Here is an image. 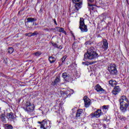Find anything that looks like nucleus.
I'll list each match as a JSON object with an SVG mask.
<instances>
[{
  "label": "nucleus",
  "mask_w": 129,
  "mask_h": 129,
  "mask_svg": "<svg viewBox=\"0 0 129 129\" xmlns=\"http://www.w3.org/2000/svg\"><path fill=\"white\" fill-rule=\"evenodd\" d=\"M98 57V54L95 52V48L93 47H91L87 50V53L84 54L85 59H89L92 60V59H95Z\"/></svg>",
  "instance_id": "1"
},
{
  "label": "nucleus",
  "mask_w": 129,
  "mask_h": 129,
  "mask_svg": "<svg viewBox=\"0 0 129 129\" xmlns=\"http://www.w3.org/2000/svg\"><path fill=\"white\" fill-rule=\"evenodd\" d=\"M119 101L120 105V110L122 112H125L127 110V107H128V100L125 96H122L120 98Z\"/></svg>",
  "instance_id": "2"
},
{
  "label": "nucleus",
  "mask_w": 129,
  "mask_h": 129,
  "mask_svg": "<svg viewBox=\"0 0 129 129\" xmlns=\"http://www.w3.org/2000/svg\"><path fill=\"white\" fill-rule=\"evenodd\" d=\"M102 110L104 112H102L100 109H98L94 113H92L91 114L92 117H96L97 118L100 117L101 115L104 114L108 110V105H103L102 107Z\"/></svg>",
  "instance_id": "3"
},
{
  "label": "nucleus",
  "mask_w": 129,
  "mask_h": 129,
  "mask_svg": "<svg viewBox=\"0 0 129 129\" xmlns=\"http://www.w3.org/2000/svg\"><path fill=\"white\" fill-rule=\"evenodd\" d=\"M48 124L47 119H44L42 121H38V123L40 124V128L50 129L51 127V121H48Z\"/></svg>",
  "instance_id": "4"
},
{
  "label": "nucleus",
  "mask_w": 129,
  "mask_h": 129,
  "mask_svg": "<svg viewBox=\"0 0 129 129\" xmlns=\"http://www.w3.org/2000/svg\"><path fill=\"white\" fill-rule=\"evenodd\" d=\"M81 32L83 33L86 32L88 31V29H87V26L85 25L84 23V19L80 18V27Z\"/></svg>",
  "instance_id": "5"
},
{
  "label": "nucleus",
  "mask_w": 129,
  "mask_h": 129,
  "mask_svg": "<svg viewBox=\"0 0 129 129\" xmlns=\"http://www.w3.org/2000/svg\"><path fill=\"white\" fill-rule=\"evenodd\" d=\"M108 70L111 75H116L117 74V70L116 69V66L114 64H111L108 67Z\"/></svg>",
  "instance_id": "6"
},
{
  "label": "nucleus",
  "mask_w": 129,
  "mask_h": 129,
  "mask_svg": "<svg viewBox=\"0 0 129 129\" xmlns=\"http://www.w3.org/2000/svg\"><path fill=\"white\" fill-rule=\"evenodd\" d=\"M73 4H75V12L76 13L79 11V9H81V0H72Z\"/></svg>",
  "instance_id": "7"
},
{
  "label": "nucleus",
  "mask_w": 129,
  "mask_h": 129,
  "mask_svg": "<svg viewBox=\"0 0 129 129\" xmlns=\"http://www.w3.org/2000/svg\"><path fill=\"white\" fill-rule=\"evenodd\" d=\"M101 48L103 52H104V51H106V50L108 49V42H107V40L106 39L103 40V44Z\"/></svg>",
  "instance_id": "8"
},
{
  "label": "nucleus",
  "mask_w": 129,
  "mask_h": 129,
  "mask_svg": "<svg viewBox=\"0 0 129 129\" xmlns=\"http://www.w3.org/2000/svg\"><path fill=\"white\" fill-rule=\"evenodd\" d=\"M84 101L85 103V107H89L90 105V103H91V100L87 97V96H85L84 97Z\"/></svg>",
  "instance_id": "9"
},
{
  "label": "nucleus",
  "mask_w": 129,
  "mask_h": 129,
  "mask_svg": "<svg viewBox=\"0 0 129 129\" xmlns=\"http://www.w3.org/2000/svg\"><path fill=\"white\" fill-rule=\"evenodd\" d=\"M25 105L27 111H32V110H34V106L33 105H31V103L27 102Z\"/></svg>",
  "instance_id": "10"
},
{
  "label": "nucleus",
  "mask_w": 129,
  "mask_h": 129,
  "mask_svg": "<svg viewBox=\"0 0 129 129\" xmlns=\"http://www.w3.org/2000/svg\"><path fill=\"white\" fill-rule=\"evenodd\" d=\"M120 88H119V86H117L114 88L113 90L112 91V94H114V95H116V94H118L119 92H120Z\"/></svg>",
  "instance_id": "11"
},
{
  "label": "nucleus",
  "mask_w": 129,
  "mask_h": 129,
  "mask_svg": "<svg viewBox=\"0 0 129 129\" xmlns=\"http://www.w3.org/2000/svg\"><path fill=\"white\" fill-rule=\"evenodd\" d=\"M26 22H25V26L27 27V28H30L29 25H28V23H33V22H36L37 21L36 19L33 18H28L27 19Z\"/></svg>",
  "instance_id": "12"
},
{
  "label": "nucleus",
  "mask_w": 129,
  "mask_h": 129,
  "mask_svg": "<svg viewBox=\"0 0 129 129\" xmlns=\"http://www.w3.org/2000/svg\"><path fill=\"white\" fill-rule=\"evenodd\" d=\"M7 118L9 121H13L15 119V114L13 112H10L7 114Z\"/></svg>",
  "instance_id": "13"
},
{
  "label": "nucleus",
  "mask_w": 129,
  "mask_h": 129,
  "mask_svg": "<svg viewBox=\"0 0 129 129\" xmlns=\"http://www.w3.org/2000/svg\"><path fill=\"white\" fill-rule=\"evenodd\" d=\"M95 89L96 90L97 92H103L104 91V89H103L102 88H101V86L99 85V84H97L95 87Z\"/></svg>",
  "instance_id": "14"
},
{
  "label": "nucleus",
  "mask_w": 129,
  "mask_h": 129,
  "mask_svg": "<svg viewBox=\"0 0 129 129\" xmlns=\"http://www.w3.org/2000/svg\"><path fill=\"white\" fill-rule=\"evenodd\" d=\"M62 77L65 80V81L69 82V75L67 74V73H63L62 74Z\"/></svg>",
  "instance_id": "15"
},
{
  "label": "nucleus",
  "mask_w": 129,
  "mask_h": 129,
  "mask_svg": "<svg viewBox=\"0 0 129 129\" xmlns=\"http://www.w3.org/2000/svg\"><path fill=\"white\" fill-rule=\"evenodd\" d=\"M83 113V110L80 109L77 110L76 113V118H78L80 117L81 114Z\"/></svg>",
  "instance_id": "16"
},
{
  "label": "nucleus",
  "mask_w": 129,
  "mask_h": 129,
  "mask_svg": "<svg viewBox=\"0 0 129 129\" xmlns=\"http://www.w3.org/2000/svg\"><path fill=\"white\" fill-rule=\"evenodd\" d=\"M109 84L110 85H111L112 87H114L117 84V83L116 82V81L114 80H110L109 81Z\"/></svg>",
  "instance_id": "17"
},
{
  "label": "nucleus",
  "mask_w": 129,
  "mask_h": 129,
  "mask_svg": "<svg viewBox=\"0 0 129 129\" xmlns=\"http://www.w3.org/2000/svg\"><path fill=\"white\" fill-rule=\"evenodd\" d=\"M0 117L3 122H7V120H6V115H5V114H2Z\"/></svg>",
  "instance_id": "18"
},
{
  "label": "nucleus",
  "mask_w": 129,
  "mask_h": 129,
  "mask_svg": "<svg viewBox=\"0 0 129 129\" xmlns=\"http://www.w3.org/2000/svg\"><path fill=\"white\" fill-rule=\"evenodd\" d=\"M48 60L50 63H54L56 61V58L53 56H50L49 57Z\"/></svg>",
  "instance_id": "19"
},
{
  "label": "nucleus",
  "mask_w": 129,
  "mask_h": 129,
  "mask_svg": "<svg viewBox=\"0 0 129 129\" xmlns=\"http://www.w3.org/2000/svg\"><path fill=\"white\" fill-rule=\"evenodd\" d=\"M60 77H56L54 80L53 85H55L56 83H59L60 82Z\"/></svg>",
  "instance_id": "20"
},
{
  "label": "nucleus",
  "mask_w": 129,
  "mask_h": 129,
  "mask_svg": "<svg viewBox=\"0 0 129 129\" xmlns=\"http://www.w3.org/2000/svg\"><path fill=\"white\" fill-rule=\"evenodd\" d=\"M118 118L120 119V120H121V121H125V120H126V118L124 116L119 115Z\"/></svg>",
  "instance_id": "21"
},
{
  "label": "nucleus",
  "mask_w": 129,
  "mask_h": 129,
  "mask_svg": "<svg viewBox=\"0 0 129 129\" xmlns=\"http://www.w3.org/2000/svg\"><path fill=\"white\" fill-rule=\"evenodd\" d=\"M58 29H59L58 30V32H59V33H63L65 35L67 34L66 33V31H65V30H64V28H61V27H58Z\"/></svg>",
  "instance_id": "22"
},
{
  "label": "nucleus",
  "mask_w": 129,
  "mask_h": 129,
  "mask_svg": "<svg viewBox=\"0 0 129 129\" xmlns=\"http://www.w3.org/2000/svg\"><path fill=\"white\" fill-rule=\"evenodd\" d=\"M6 129H13V126L11 124H6L4 125Z\"/></svg>",
  "instance_id": "23"
},
{
  "label": "nucleus",
  "mask_w": 129,
  "mask_h": 129,
  "mask_svg": "<svg viewBox=\"0 0 129 129\" xmlns=\"http://www.w3.org/2000/svg\"><path fill=\"white\" fill-rule=\"evenodd\" d=\"M88 2V6L89 7H93V5L92 4H92V3H94V0H87ZM89 3L90 4H89Z\"/></svg>",
  "instance_id": "24"
},
{
  "label": "nucleus",
  "mask_w": 129,
  "mask_h": 129,
  "mask_svg": "<svg viewBox=\"0 0 129 129\" xmlns=\"http://www.w3.org/2000/svg\"><path fill=\"white\" fill-rule=\"evenodd\" d=\"M66 93H65V92H64V91L61 92V96L62 97H64V98H67V97H68L67 95H66Z\"/></svg>",
  "instance_id": "25"
},
{
  "label": "nucleus",
  "mask_w": 129,
  "mask_h": 129,
  "mask_svg": "<svg viewBox=\"0 0 129 129\" xmlns=\"http://www.w3.org/2000/svg\"><path fill=\"white\" fill-rule=\"evenodd\" d=\"M33 55H34V56H40V55H42V52L40 51H37L33 54Z\"/></svg>",
  "instance_id": "26"
},
{
  "label": "nucleus",
  "mask_w": 129,
  "mask_h": 129,
  "mask_svg": "<svg viewBox=\"0 0 129 129\" xmlns=\"http://www.w3.org/2000/svg\"><path fill=\"white\" fill-rule=\"evenodd\" d=\"M64 92L66 93V94H64L67 95V96H68V97L71 96V93L70 92V90H67Z\"/></svg>",
  "instance_id": "27"
},
{
  "label": "nucleus",
  "mask_w": 129,
  "mask_h": 129,
  "mask_svg": "<svg viewBox=\"0 0 129 129\" xmlns=\"http://www.w3.org/2000/svg\"><path fill=\"white\" fill-rule=\"evenodd\" d=\"M13 52H14V48L13 47H10L8 49V53L9 54H12Z\"/></svg>",
  "instance_id": "28"
},
{
  "label": "nucleus",
  "mask_w": 129,
  "mask_h": 129,
  "mask_svg": "<svg viewBox=\"0 0 129 129\" xmlns=\"http://www.w3.org/2000/svg\"><path fill=\"white\" fill-rule=\"evenodd\" d=\"M25 36L26 37H32V32H30L29 33H25Z\"/></svg>",
  "instance_id": "29"
},
{
  "label": "nucleus",
  "mask_w": 129,
  "mask_h": 129,
  "mask_svg": "<svg viewBox=\"0 0 129 129\" xmlns=\"http://www.w3.org/2000/svg\"><path fill=\"white\" fill-rule=\"evenodd\" d=\"M36 35H38V32L37 31H34V33L31 32V37L32 36H36Z\"/></svg>",
  "instance_id": "30"
},
{
  "label": "nucleus",
  "mask_w": 129,
  "mask_h": 129,
  "mask_svg": "<svg viewBox=\"0 0 129 129\" xmlns=\"http://www.w3.org/2000/svg\"><path fill=\"white\" fill-rule=\"evenodd\" d=\"M53 30H54V29L53 28H51V29L46 28L44 29L45 31H47V32H51V31H53Z\"/></svg>",
  "instance_id": "31"
},
{
  "label": "nucleus",
  "mask_w": 129,
  "mask_h": 129,
  "mask_svg": "<svg viewBox=\"0 0 129 129\" xmlns=\"http://www.w3.org/2000/svg\"><path fill=\"white\" fill-rule=\"evenodd\" d=\"M53 21L55 25H56V26H57L58 25V24H57V21H56V19H53Z\"/></svg>",
  "instance_id": "32"
},
{
  "label": "nucleus",
  "mask_w": 129,
  "mask_h": 129,
  "mask_svg": "<svg viewBox=\"0 0 129 129\" xmlns=\"http://www.w3.org/2000/svg\"><path fill=\"white\" fill-rule=\"evenodd\" d=\"M65 59H66V57L65 56L63 57L62 58H61V61L62 62H64L65 61Z\"/></svg>",
  "instance_id": "33"
},
{
  "label": "nucleus",
  "mask_w": 129,
  "mask_h": 129,
  "mask_svg": "<svg viewBox=\"0 0 129 129\" xmlns=\"http://www.w3.org/2000/svg\"><path fill=\"white\" fill-rule=\"evenodd\" d=\"M53 46H54V47H56V48H58V45H57V44H56V43H55V44L53 45Z\"/></svg>",
  "instance_id": "34"
},
{
  "label": "nucleus",
  "mask_w": 129,
  "mask_h": 129,
  "mask_svg": "<svg viewBox=\"0 0 129 129\" xmlns=\"http://www.w3.org/2000/svg\"><path fill=\"white\" fill-rule=\"evenodd\" d=\"M42 12H43V10H42V9H40L39 12L42 13Z\"/></svg>",
  "instance_id": "35"
},
{
  "label": "nucleus",
  "mask_w": 129,
  "mask_h": 129,
  "mask_svg": "<svg viewBox=\"0 0 129 129\" xmlns=\"http://www.w3.org/2000/svg\"><path fill=\"white\" fill-rule=\"evenodd\" d=\"M73 64H71V65H70V67H72V68H73Z\"/></svg>",
  "instance_id": "36"
},
{
  "label": "nucleus",
  "mask_w": 129,
  "mask_h": 129,
  "mask_svg": "<svg viewBox=\"0 0 129 129\" xmlns=\"http://www.w3.org/2000/svg\"><path fill=\"white\" fill-rule=\"evenodd\" d=\"M91 10H92V11H93V10H94V7H92Z\"/></svg>",
  "instance_id": "37"
},
{
  "label": "nucleus",
  "mask_w": 129,
  "mask_h": 129,
  "mask_svg": "<svg viewBox=\"0 0 129 129\" xmlns=\"http://www.w3.org/2000/svg\"><path fill=\"white\" fill-rule=\"evenodd\" d=\"M96 63V61H93L92 63V64H94V63Z\"/></svg>",
  "instance_id": "38"
},
{
  "label": "nucleus",
  "mask_w": 129,
  "mask_h": 129,
  "mask_svg": "<svg viewBox=\"0 0 129 129\" xmlns=\"http://www.w3.org/2000/svg\"><path fill=\"white\" fill-rule=\"evenodd\" d=\"M75 45V43H74L73 44V46H74Z\"/></svg>",
  "instance_id": "39"
},
{
  "label": "nucleus",
  "mask_w": 129,
  "mask_h": 129,
  "mask_svg": "<svg viewBox=\"0 0 129 129\" xmlns=\"http://www.w3.org/2000/svg\"><path fill=\"white\" fill-rule=\"evenodd\" d=\"M73 37H74V38H75V36L74 35H73Z\"/></svg>",
  "instance_id": "40"
},
{
  "label": "nucleus",
  "mask_w": 129,
  "mask_h": 129,
  "mask_svg": "<svg viewBox=\"0 0 129 129\" xmlns=\"http://www.w3.org/2000/svg\"><path fill=\"white\" fill-rule=\"evenodd\" d=\"M102 15H103H103H105V14H102Z\"/></svg>",
  "instance_id": "41"
},
{
  "label": "nucleus",
  "mask_w": 129,
  "mask_h": 129,
  "mask_svg": "<svg viewBox=\"0 0 129 129\" xmlns=\"http://www.w3.org/2000/svg\"><path fill=\"white\" fill-rule=\"evenodd\" d=\"M84 63H85V62H83V64H84Z\"/></svg>",
  "instance_id": "42"
},
{
  "label": "nucleus",
  "mask_w": 129,
  "mask_h": 129,
  "mask_svg": "<svg viewBox=\"0 0 129 129\" xmlns=\"http://www.w3.org/2000/svg\"><path fill=\"white\" fill-rule=\"evenodd\" d=\"M0 111H1V108H0Z\"/></svg>",
  "instance_id": "43"
}]
</instances>
